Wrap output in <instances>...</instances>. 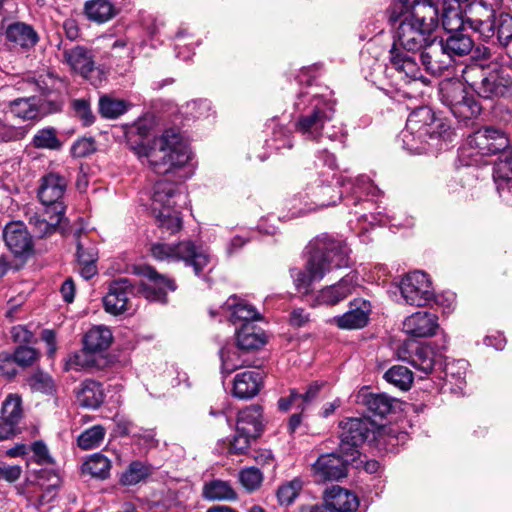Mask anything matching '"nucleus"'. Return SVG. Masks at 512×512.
Returning a JSON list of instances; mask_svg holds the SVG:
<instances>
[{"label":"nucleus","mask_w":512,"mask_h":512,"mask_svg":"<svg viewBox=\"0 0 512 512\" xmlns=\"http://www.w3.org/2000/svg\"><path fill=\"white\" fill-rule=\"evenodd\" d=\"M389 21L397 25L394 43L390 49L392 67L408 80H428L422 75L415 54L426 52L432 41H436L434 32L439 25V5L431 0H397L389 9Z\"/></svg>","instance_id":"f257e3e1"},{"label":"nucleus","mask_w":512,"mask_h":512,"mask_svg":"<svg viewBox=\"0 0 512 512\" xmlns=\"http://www.w3.org/2000/svg\"><path fill=\"white\" fill-rule=\"evenodd\" d=\"M310 248L306 271L299 268L290 269L295 289L302 294L311 291L313 281H320L333 269L349 265V249L343 241L322 236L316 238Z\"/></svg>","instance_id":"f03ea898"},{"label":"nucleus","mask_w":512,"mask_h":512,"mask_svg":"<svg viewBox=\"0 0 512 512\" xmlns=\"http://www.w3.org/2000/svg\"><path fill=\"white\" fill-rule=\"evenodd\" d=\"M138 158L157 174H168L185 165L190 152L175 129H167L155 137L149 144H138L133 147Z\"/></svg>","instance_id":"7ed1b4c3"},{"label":"nucleus","mask_w":512,"mask_h":512,"mask_svg":"<svg viewBox=\"0 0 512 512\" xmlns=\"http://www.w3.org/2000/svg\"><path fill=\"white\" fill-rule=\"evenodd\" d=\"M451 133L450 125L437 118L431 108L422 106L410 113L400 138L406 150L421 154L437 146L441 140H448Z\"/></svg>","instance_id":"20e7f679"},{"label":"nucleus","mask_w":512,"mask_h":512,"mask_svg":"<svg viewBox=\"0 0 512 512\" xmlns=\"http://www.w3.org/2000/svg\"><path fill=\"white\" fill-rule=\"evenodd\" d=\"M336 101L319 94L301 93L295 107L300 111L294 128L307 140H318L327 123L335 116Z\"/></svg>","instance_id":"39448f33"},{"label":"nucleus","mask_w":512,"mask_h":512,"mask_svg":"<svg viewBox=\"0 0 512 512\" xmlns=\"http://www.w3.org/2000/svg\"><path fill=\"white\" fill-rule=\"evenodd\" d=\"M470 89L484 100L498 101L512 95V77L499 66L466 67L462 75Z\"/></svg>","instance_id":"423d86ee"},{"label":"nucleus","mask_w":512,"mask_h":512,"mask_svg":"<svg viewBox=\"0 0 512 512\" xmlns=\"http://www.w3.org/2000/svg\"><path fill=\"white\" fill-rule=\"evenodd\" d=\"M473 47L470 35L463 31L453 32L445 40L436 37L428 50L420 54V60L427 72L438 75L448 67L452 57L468 55Z\"/></svg>","instance_id":"0eeeda50"},{"label":"nucleus","mask_w":512,"mask_h":512,"mask_svg":"<svg viewBox=\"0 0 512 512\" xmlns=\"http://www.w3.org/2000/svg\"><path fill=\"white\" fill-rule=\"evenodd\" d=\"M508 146L509 140L502 130L485 127L467 137L459 149V160L465 166L479 165L484 156L502 152Z\"/></svg>","instance_id":"6e6552de"},{"label":"nucleus","mask_w":512,"mask_h":512,"mask_svg":"<svg viewBox=\"0 0 512 512\" xmlns=\"http://www.w3.org/2000/svg\"><path fill=\"white\" fill-rule=\"evenodd\" d=\"M178 196L173 182L160 180L154 185L151 209L158 226L169 234H175L182 228L181 214L174 207Z\"/></svg>","instance_id":"1a4fd4ad"},{"label":"nucleus","mask_w":512,"mask_h":512,"mask_svg":"<svg viewBox=\"0 0 512 512\" xmlns=\"http://www.w3.org/2000/svg\"><path fill=\"white\" fill-rule=\"evenodd\" d=\"M152 256L160 261H183L186 266H191L196 275L209 265L210 255L202 246H197L191 240L180 241L175 245L167 243H153L150 247Z\"/></svg>","instance_id":"9d476101"},{"label":"nucleus","mask_w":512,"mask_h":512,"mask_svg":"<svg viewBox=\"0 0 512 512\" xmlns=\"http://www.w3.org/2000/svg\"><path fill=\"white\" fill-rule=\"evenodd\" d=\"M441 101L447 106L451 113L459 122H464L477 118L482 106L470 95L460 82H448L441 88Z\"/></svg>","instance_id":"9b49d317"},{"label":"nucleus","mask_w":512,"mask_h":512,"mask_svg":"<svg viewBox=\"0 0 512 512\" xmlns=\"http://www.w3.org/2000/svg\"><path fill=\"white\" fill-rule=\"evenodd\" d=\"M339 428L340 452L349 454L350 459H356L359 456L358 447L374 432L375 423L367 417L346 418L339 422Z\"/></svg>","instance_id":"f8f14e48"},{"label":"nucleus","mask_w":512,"mask_h":512,"mask_svg":"<svg viewBox=\"0 0 512 512\" xmlns=\"http://www.w3.org/2000/svg\"><path fill=\"white\" fill-rule=\"evenodd\" d=\"M405 304L424 307L434 299V290L429 276L422 271L407 273L399 283Z\"/></svg>","instance_id":"ddd939ff"},{"label":"nucleus","mask_w":512,"mask_h":512,"mask_svg":"<svg viewBox=\"0 0 512 512\" xmlns=\"http://www.w3.org/2000/svg\"><path fill=\"white\" fill-rule=\"evenodd\" d=\"M499 0H473L466 9V23L485 38L495 32V13Z\"/></svg>","instance_id":"4468645a"},{"label":"nucleus","mask_w":512,"mask_h":512,"mask_svg":"<svg viewBox=\"0 0 512 512\" xmlns=\"http://www.w3.org/2000/svg\"><path fill=\"white\" fill-rule=\"evenodd\" d=\"M67 181L58 173L50 172L42 177L38 197L45 207L46 214L51 211L64 213L65 206L61 201L66 191Z\"/></svg>","instance_id":"2eb2a0df"},{"label":"nucleus","mask_w":512,"mask_h":512,"mask_svg":"<svg viewBox=\"0 0 512 512\" xmlns=\"http://www.w3.org/2000/svg\"><path fill=\"white\" fill-rule=\"evenodd\" d=\"M36 85L44 97L41 100L43 112L60 111L64 103V95L67 93L66 82L51 73H47L39 76Z\"/></svg>","instance_id":"dca6fc26"},{"label":"nucleus","mask_w":512,"mask_h":512,"mask_svg":"<svg viewBox=\"0 0 512 512\" xmlns=\"http://www.w3.org/2000/svg\"><path fill=\"white\" fill-rule=\"evenodd\" d=\"M349 454L331 453L321 455L313 465L315 481H338L347 474V464L354 461Z\"/></svg>","instance_id":"f3484780"},{"label":"nucleus","mask_w":512,"mask_h":512,"mask_svg":"<svg viewBox=\"0 0 512 512\" xmlns=\"http://www.w3.org/2000/svg\"><path fill=\"white\" fill-rule=\"evenodd\" d=\"M134 296L133 286L129 279L120 278L109 285V291L103 298L105 310L119 315L133 310L131 297Z\"/></svg>","instance_id":"a211bd4d"},{"label":"nucleus","mask_w":512,"mask_h":512,"mask_svg":"<svg viewBox=\"0 0 512 512\" xmlns=\"http://www.w3.org/2000/svg\"><path fill=\"white\" fill-rule=\"evenodd\" d=\"M397 357L425 374L432 372L436 362V354L429 345H420L413 341L400 346Z\"/></svg>","instance_id":"6ab92c4d"},{"label":"nucleus","mask_w":512,"mask_h":512,"mask_svg":"<svg viewBox=\"0 0 512 512\" xmlns=\"http://www.w3.org/2000/svg\"><path fill=\"white\" fill-rule=\"evenodd\" d=\"M139 273L149 281V283L143 284L140 290L142 295L149 301L165 303L167 291H174L176 289L173 280L159 274L151 266L141 267Z\"/></svg>","instance_id":"aec40b11"},{"label":"nucleus","mask_w":512,"mask_h":512,"mask_svg":"<svg viewBox=\"0 0 512 512\" xmlns=\"http://www.w3.org/2000/svg\"><path fill=\"white\" fill-rule=\"evenodd\" d=\"M62 62L67 64L73 72L88 80L91 79V75L96 69L92 51L84 46L64 47Z\"/></svg>","instance_id":"412c9836"},{"label":"nucleus","mask_w":512,"mask_h":512,"mask_svg":"<svg viewBox=\"0 0 512 512\" xmlns=\"http://www.w3.org/2000/svg\"><path fill=\"white\" fill-rule=\"evenodd\" d=\"M359 506L357 496L339 486H333L325 493V507L314 506L310 512H353Z\"/></svg>","instance_id":"4be33fe9"},{"label":"nucleus","mask_w":512,"mask_h":512,"mask_svg":"<svg viewBox=\"0 0 512 512\" xmlns=\"http://www.w3.org/2000/svg\"><path fill=\"white\" fill-rule=\"evenodd\" d=\"M371 304L364 299H355L349 310L341 316L334 317V323L341 329H360L367 325Z\"/></svg>","instance_id":"5701e85b"},{"label":"nucleus","mask_w":512,"mask_h":512,"mask_svg":"<svg viewBox=\"0 0 512 512\" xmlns=\"http://www.w3.org/2000/svg\"><path fill=\"white\" fill-rule=\"evenodd\" d=\"M6 246L15 255H24L32 249V239L24 223L10 222L3 231Z\"/></svg>","instance_id":"b1692460"},{"label":"nucleus","mask_w":512,"mask_h":512,"mask_svg":"<svg viewBox=\"0 0 512 512\" xmlns=\"http://www.w3.org/2000/svg\"><path fill=\"white\" fill-rule=\"evenodd\" d=\"M438 328V318L427 311H419L408 316L403 322L404 331L414 337L433 336Z\"/></svg>","instance_id":"393cba45"},{"label":"nucleus","mask_w":512,"mask_h":512,"mask_svg":"<svg viewBox=\"0 0 512 512\" xmlns=\"http://www.w3.org/2000/svg\"><path fill=\"white\" fill-rule=\"evenodd\" d=\"M356 276L346 275L338 283L326 286L317 295L318 304L336 305L347 298L356 288Z\"/></svg>","instance_id":"a878e982"},{"label":"nucleus","mask_w":512,"mask_h":512,"mask_svg":"<svg viewBox=\"0 0 512 512\" xmlns=\"http://www.w3.org/2000/svg\"><path fill=\"white\" fill-rule=\"evenodd\" d=\"M263 384V373L259 369L236 374L233 382V395L239 399L256 396Z\"/></svg>","instance_id":"bb28decb"},{"label":"nucleus","mask_w":512,"mask_h":512,"mask_svg":"<svg viewBox=\"0 0 512 512\" xmlns=\"http://www.w3.org/2000/svg\"><path fill=\"white\" fill-rule=\"evenodd\" d=\"M221 372L222 374L229 375L239 368L251 366L254 359L250 357L249 353L245 352L237 344H227L221 348Z\"/></svg>","instance_id":"cd10ccee"},{"label":"nucleus","mask_w":512,"mask_h":512,"mask_svg":"<svg viewBox=\"0 0 512 512\" xmlns=\"http://www.w3.org/2000/svg\"><path fill=\"white\" fill-rule=\"evenodd\" d=\"M439 5L442 26L447 33L464 31L466 18H463L460 4L455 0H431Z\"/></svg>","instance_id":"c85d7f7f"},{"label":"nucleus","mask_w":512,"mask_h":512,"mask_svg":"<svg viewBox=\"0 0 512 512\" xmlns=\"http://www.w3.org/2000/svg\"><path fill=\"white\" fill-rule=\"evenodd\" d=\"M357 400L363 404L367 410L375 416L385 417L390 414L397 404L394 398L387 396L386 394H375L368 391H361Z\"/></svg>","instance_id":"c756f323"},{"label":"nucleus","mask_w":512,"mask_h":512,"mask_svg":"<svg viewBox=\"0 0 512 512\" xmlns=\"http://www.w3.org/2000/svg\"><path fill=\"white\" fill-rule=\"evenodd\" d=\"M105 394L101 383L87 379L76 390V400L81 407L96 409L104 401Z\"/></svg>","instance_id":"7c9ffc66"},{"label":"nucleus","mask_w":512,"mask_h":512,"mask_svg":"<svg viewBox=\"0 0 512 512\" xmlns=\"http://www.w3.org/2000/svg\"><path fill=\"white\" fill-rule=\"evenodd\" d=\"M29 224L32 227L34 233L38 237H44L53 233L57 226L61 223L64 213H56L51 211L46 214L45 209L42 213L29 212Z\"/></svg>","instance_id":"2f4dec72"},{"label":"nucleus","mask_w":512,"mask_h":512,"mask_svg":"<svg viewBox=\"0 0 512 512\" xmlns=\"http://www.w3.org/2000/svg\"><path fill=\"white\" fill-rule=\"evenodd\" d=\"M262 408L259 405H251L238 414L237 429L246 435L258 437L262 431Z\"/></svg>","instance_id":"473e14b6"},{"label":"nucleus","mask_w":512,"mask_h":512,"mask_svg":"<svg viewBox=\"0 0 512 512\" xmlns=\"http://www.w3.org/2000/svg\"><path fill=\"white\" fill-rule=\"evenodd\" d=\"M236 336L237 345L247 353L265 344L263 331L253 323H243Z\"/></svg>","instance_id":"72a5a7b5"},{"label":"nucleus","mask_w":512,"mask_h":512,"mask_svg":"<svg viewBox=\"0 0 512 512\" xmlns=\"http://www.w3.org/2000/svg\"><path fill=\"white\" fill-rule=\"evenodd\" d=\"M6 38L23 48L33 47L38 42V35L32 26L22 22L10 24L6 29Z\"/></svg>","instance_id":"f704fd0d"},{"label":"nucleus","mask_w":512,"mask_h":512,"mask_svg":"<svg viewBox=\"0 0 512 512\" xmlns=\"http://www.w3.org/2000/svg\"><path fill=\"white\" fill-rule=\"evenodd\" d=\"M202 496L210 501H234L237 493L230 482L214 479L206 482L203 486Z\"/></svg>","instance_id":"c9c22d12"},{"label":"nucleus","mask_w":512,"mask_h":512,"mask_svg":"<svg viewBox=\"0 0 512 512\" xmlns=\"http://www.w3.org/2000/svg\"><path fill=\"white\" fill-rule=\"evenodd\" d=\"M222 309L230 311V320L234 324L237 322L252 323L259 319V314L252 305L244 301L238 302L236 297L229 298Z\"/></svg>","instance_id":"e433bc0d"},{"label":"nucleus","mask_w":512,"mask_h":512,"mask_svg":"<svg viewBox=\"0 0 512 512\" xmlns=\"http://www.w3.org/2000/svg\"><path fill=\"white\" fill-rule=\"evenodd\" d=\"M112 332L105 326L92 327L84 336V348L89 352H100L107 349L112 342Z\"/></svg>","instance_id":"4c0bfd02"},{"label":"nucleus","mask_w":512,"mask_h":512,"mask_svg":"<svg viewBox=\"0 0 512 512\" xmlns=\"http://www.w3.org/2000/svg\"><path fill=\"white\" fill-rule=\"evenodd\" d=\"M84 13L90 21L105 23L116 15V9L109 0H89L84 5Z\"/></svg>","instance_id":"58836bf2"},{"label":"nucleus","mask_w":512,"mask_h":512,"mask_svg":"<svg viewBox=\"0 0 512 512\" xmlns=\"http://www.w3.org/2000/svg\"><path fill=\"white\" fill-rule=\"evenodd\" d=\"M11 113L23 120H32L44 114L41 105L38 107L35 98H19L10 103Z\"/></svg>","instance_id":"ea45409f"},{"label":"nucleus","mask_w":512,"mask_h":512,"mask_svg":"<svg viewBox=\"0 0 512 512\" xmlns=\"http://www.w3.org/2000/svg\"><path fill=\"white\" fill-rule=\"evenodd\" d=\"M110 469L111 461L101 453L93 454L83 464V472L101 480L109 477Z\"/></svg>","instance_id":"a19ab883"},{"label":"nucleus","mask_w":512,"mask_h":512,"mask_svg":"<svg viewBox=\"0 0 512 512\" xmlns=\"http://www.w3.org/2000/svg\"><path fill=\"white\" fill-rule=\"evenodd\" d=\"M384 379L400 390L406 391L413 383V373L405 366L395 365L385 372Z\"/></svg>","instance_id":"79ce46f5"},{"label":"nucleus","mask_w":512,"mask_h":512,"mask_svg":"<svg viewBox=\"0 0 512 512\" xmlns=\"http://www.w3.org/2000/svg\"><path fill=\"white\" fill-rule=\"evenodd\" d=\"M26 383L32 392H39L51 395L55 392L56 386L52 377L43 371H35L26 379Z\"/></svg>","instance_id":"37998d69"},{"label":"nucleus","mask_w":512,"mask_h":512,"mask_svg":"<svg viewBox=\"0 0 512 512\" xmlns=\"http://www.w3.org/2000/svg\"><path fill=\"white\" fill-rule=\"evenodd\" d=\"M106 431L101 425H95L83 431L77 438V444L82 450H91L101 445Z\"/></svg>","instance_id":"c03bdc74"},{"label":"nucleus","mask_w":512,"mask_h":512,"mask_svg":"<svg viewBox=\"0 0 512 512\" xmlns=\"http://www.w3.org/2000/svg\"><path fill=\"white\" fill-rule=\"evenodd\" d=\"M468 363L460 359L449 362L445 366V380L461 389L465 383Z\"/></svg>","instance_id":"a18cd8bd"},{"label":"nucleus","mask_w":512,"mask_h":512,"mask_svg":"<svg viewBox=\"0 0 512 512\" xmlns=\"http://www.w3.org/2000/svg\"><path fill=\"white\" fill-rule=\"evenodd\" d=\"M150 474V468L141 461H133L123 472L120 481L123 485L131 486L139 483Z\"/></svg>","instance_id":"49530a36"},{"label":"nucleus","mask_w":512,"mask_h":512,"mask_svg":"<svg viewBox=\"0 0 512 512\" xmlns=\"http://www.w3.org/2000/svg\"><path fill=\"white\" fill-rule=\"evenodd\" d=\"M313 204L316 207H327L336 204L337 200L340 199L339 193H337L331 186H323L317 184L315 187H311Z\"/></svg>","instance_id":"de8ad7c7"},{"label":"nucleus","mask_w":512,"mask_h":512,"mask_svg":"<svg viewBox=\"0 0 512 512\" xmlns=\"http://www.w3.org/2000/svg\"><path fill=\"white\" fill-rule=\"evenodd\" d=\"M21 403V398L18 395L9 394L4 400L1 408V415L16 426L22 418Z\"/></svg>","instance_id":"09e8293b"},{"label":"nucleus","mask_w":512,"mask_h":512,"mask_svg":"<svg viewBox=\"0 0 512 512\" xmlns=\"http://www.w3.org/2000/svg\"><path fill=\"white\" fill-rule=\"evenodd\" d=\"M127 106L124 101L101 97L99 100V112L105 118L114 119L125 113Z\"/></svg>","instance_id":"8fccbe9b"},{"label":"nucleus","mask_w":512,"mask_h":512,"mask_svg":"<svg viewBox=\"0 0 512 512\" xmlns=\"http://www.w3.org/2000/svg\"><path fill=\"white\" fill-rule=\"evenodd\" d=\"M33 145L36 148L57 150L61 147V142L53 128L39 130L33 137Z\"/></svg>","instance_id":"3c124183"},{"label":"nucleus","mask_w":512,"mask_h":512,"mask_svg":"<svg viewBox=\"0 0 512 512\" xmlns=\"http://www.w3.org/2000/svg\"><path fill=\"white\" fill-rule=\"evenodd\" d=\"M495 30L498 41L502 46H508L512 42V16L502 13L495 20Z\"/></svg>","instance_id":"603ef678"},{"label":"nucleus","mask_w":512,"mask_h":512,"mask_svg":"<svg viewBox=\"0 0 512 512\" xmlns=\"http://www.w3.org/2000/svg\"><path fill=\"white\" fill-rule=\"evenodd\" d=\"M302 489V481L298 478H295L278 488L277 498L281 505H290L299 495V492Z\"/></svg>","instance_id":"864d4df0"},{"label":"nucleus","mask_w":512,"mask_h":512,"mask_svg":"<svg viewBox=\"0 0 512 512\" xmlns=\"http://www.w3.org/2000/svg\"><path fill=\"white\" fill-rule=\"evenodd\" d=\"M263 475L258 468L249 467L242 469L239 473V481L248 491L258 489L262 483Z\"/></svg>","instance_id":"5fc2aeb1"},{"label":"nucleus","mask_w":512,"mask_h":512,"mask_svg":"<svg viewBox=\"0 0 512 512\" xmlns=\"http://www.w3.org/2000/svg\"><path fill=\"white\" fill-rule=\"evenodd\" d=\"M90 353L91 352L84 348L83 350L70 355L68 360L66 361L65 370L79 371L82 369L92 367L94 365V361L91 358Z\"/></svg>","instance_id":"6e6d98bb"},{"label":"nucleus","mask_w":512,"mask_h":512,"mask_svg":"<svg viewBox=\"0 0 512 512\" xmlns=\"http://www.w3.org/2000/svg\"><path fill=\"white\" fill-rule=\"evenodd\" d=\"M98 258V252L94 245H90L87 248V258H82L84 264L79 265L80 275L86 279H91L97 273L96 261Z\"/></svg>","instance_id":"4d7b16f0"},{"label":"nucleus","mask_w":512,"mask_h":512,"mask_svg":"<svg viewBox=\"0 0 512 512\" xmlns=\"http://www.w3.org/2000/svg\"><path fill=\"white\" fill-rule=\"evenodd\" d=\"M257 438L254 435H246V433H241L238 429L236 430V435L233 440L230 441L228 447V453L230 454H245L251 444V440Z\"/></svg>","instance_id":"13d9d810"},{"label":"nucleus","mask_w":512,"mask_h":512,"mask_svg":"<svg viewBox=\"0 0 512 512\" xmlns=\"http://www.w3.org/2000/svg\"><path fill=\"white\" fill-rule=\"evenodd\" d=\"M493 174L498 178H512V147L503 151V155L495 164Z\"/></svg>","instance_id":"bf43d9fd"},{"label":"nucleus","mask_w":512,"mask_h":512,"mask_svg":"<svg viewBox=\"0 0 512 512\" xmlns=\"http://www.w3.org/2000/svg\"><path fill=\"white\" fill-rule=\"evenodd\" d=\"M17 364L12 354L0 353V378L12 379L17 374Z\"/></svg>","instance_id":"052dcab7"},{"label":"nucleus","mask_w":512,"mask_h":512,"mask_svg":"<svg viewBox=\"0 0 512 512\" xmlns=\"http://www.w3.org/2000/svg\"><path fill=\"white\" fill-rule=\"evenodd\" d=\"M73 108L77 116L82 120L86 126L91 125L94 122V116L90 109V104L85 99H76L73 101Z\"/></svg>","instance_id":"680f3d73"},{"label":"nucleus","mask_w":512,"mask_h":512,"mask_svg":"<svg viewBox=\"0 0 512 512\" xmlns=\"http://www.w3.org/2000/svg\"><path fill=\"white\" fill-rule=\"evenodd\" d=\"M493 178L499 196L506 204L512 205V178H498L495 174H493Z\"/></svg>","instance_id":"e2e57ef3"},{"label":"nucleus","mask_w":512,"mask_h":512,"mask_svg":"<svg viewBox=\"0 0 512 512\" xmlns=\"http://www.w3.org/2000/svg\"><path fill=\"white\" fill-rule=\"evenodd\" d=\"M12 357L15 359L17 365L24 367L33 363L37 357V352L33 348L20 346L15 350L14 354H12Z\"/></svg>","instance_id":"0e129e2a"},{"label":"nucleus","mask_w":512,"mask_h":512,"mask_svg":"<svg viewBox=\"0 0 512 512\" xmlns=\"http://www.w3.org/2000/svg\"><path fill=\"white\" fill-rule=\"evenodd\" d=\"M379 189L371 182L370 178L367 176H360L355 180V184L353 185V193L355 195H377Z\"/></svg>","instance_id":"69168bd1"},{"label":"nucleus","mask_w":512,"mask_h":512,"mask_svg":"<svg viewBox=\"0 0 512 512\" xmlns=\"http://www.w3.org/2000/svg\"><path fill=\"white\" fill-rule=\"evenodd\" d=\"M22 467L20 465H0V480L8 483H14L20 479L22 475Z\"/></svg>","instance_id":"338daca9"},{"label":"nucleus","mask_w":512,"mask_h":512,"mask_svg":"<svg viewBox=\"0 0 512 512\" xmlns=\"http://www.w3.org/2000/svg\"><path fill=\"white\" fill-rule=\"evenodd\" d=\"M71 150L75 157H85L94 152V141L87 138L80 139L73 144Z\"/></svg>","instance_id":"774afa93"}]
</instances>
